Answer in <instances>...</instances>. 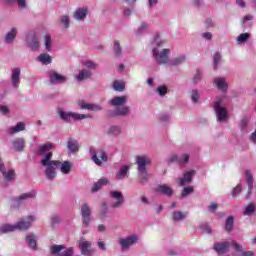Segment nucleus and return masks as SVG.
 Masks as SVG:
<instances>
[{"label":"nucleus","instance_id":"1","mask_svg":"<svg viewBox=\"0 0 256 256\" xmlns=\"http://www.w3.org/2000/svg\"><path fill=\"white\" fill-rule=\"evenodd\" d=\"M37 218L34 215H29L25 218H22L16 224H2L0 226V233H13V231H27L31 229V225L35 223Z\"/></svg>","mask_w":256,"mask_h":256},{"label":"nucleus","instance_id":"2","mask_svg":"<svg viewBox=\"0 0 256 256\" xmlns=\"http://www.w3.org/2000/svg\"><path fill=\"white\" fill-rule=\"evenodd\" d=\"M55 149V144L53 142H47L44 144H40L37 147L36 153L37 155H41L42 159L40 163L42 167H46V169L51 165H58V162H55L53 159V150Z\"/></svg>","mask_w":256,"mask_h":256},{"label":"nucleus","instance_id":"3","mask_svg":"<svg viewBox=\"0 0 256 256\" xmlns=\"http://www.w3.org/2000/svg\"><path fill=\"white\" fill-rule=\"evenodd\" d=\"M111 107H118L110 112L111 117H127L131 113V108L129 106H122L127 103V96H115L108 101Z\"/></svg>","mask_w":256,"mask_h":256},{"label":"nucleus","instance_id":"4","mask_svg":"<svg viewBox=\"0 0 256 256\" xmlns=\"http://www.w3.org/2000/svg\"><path fill=\"white\" fill-rule=\"evenodd\" d=\"M54 162L58 164H52L51 166L47 167L44 172L49 181H53V179L57 177L56 169H60L63 175H69L71 173V168L73 167V164L70 161L61 162L59 160H54Z\"/></svg>","mask_w":256,"mask_h":256},{"label":"nucleus","instance_id":"5","mask_svg":"<svg viewBox=\"0 0 256 256\" xmlns=\"http://www.w3.org/2000/svg\"><path fill=\"white\" fill-rule=\"evenodd\" d=\"M136 165L138 167V175L140 183H147L149 181V173L147 172V165H151V158L143 155L136 156Z\"/></svg>","mask_w":256,"mask_h":256},{"label":"nucleus","instance_id":"6","mask_svg":"<svg viewBox=\"0 0 256 256\" xmlns=\"http://www.w3.org/2000/svg\"><path fill=\"white\" fill-rule=\"evenodd\" d=\"M230 247H234L235 251H243V246H241V244L237 243L235 240L216 242L213 248L216 253L223 255V253H227V251H229Z\"/></svg>","mask_w":256,"mask_h":256},{"label":"nucleus","instance_id":"7","mask_svg":"<svg viewBox=\"0 0 256 256\" xmlns=\"http://www.w3.org/2000/svg\"><path fill=\"white\" fill-rule=\"evenodd\" d=\"M141 238L137 234H130L128 236L119 238L117 243L120 245L121 251H129L133 245H137Z\"/></svg>","mask_w":256,"mask_h":256},{"label":"nucleus","instance_id":"8","mask_svg":"<svg viewBox=\"0 0 256 256\" xmlns=\"http://www.w3.org/2000/svg\"><path fill=\"white\" fill-rule=\"evenodd\" d=\"M171 50L168 48L162 49L161 51L157 48L152 49V57L155 59L158 65H169L170 59L169 54Z\"/></svg>","mask_w":256,"mask_h":256},{"label":"nucleus","instance_id":"9","mask_svg":"<svg viewBox=\"0 0 256 256\" xmlns=\"http://www.w3.org/2000/svg\"><path fill=\"white\" fill-rule=\"evenodd\" d=\"M214 111L219 123L227 121L229 112H227V108L223 107V99H218L216 102H214Z\"/></svg>","mask_w":256,"mask_h":256},{"label":"nucleus","instance_id":"10","mask_svg":"<svg viewBox=\"0 0 256 256\" xmlns=\"http://www.w3.org/2000/svg\"><path fill=\"white\" fill-rule=\"evenodd\" d=\"M58 115L62 121L68 122L69 119H74V121H82V119L89 118L87 114H79L77 112H65L62 108L58 109Z\"/></svg>","mask_w":256,"mask_h":256},{"label":"nucleus","instance_id":"11","mask_svg":"<svg viewBox=\"0 0 256 256\" xmlns=\"http://www.w3.org/2000/svg\"><path fill=\"white\" fill-rule=\"evenodd\" d=\"M89 153L91 155L92 161L95 163V165H98V167H101V165H103V162H101L99 157H97V153H99L100 158L102 159V161H104V163H107V161L109 159L107 154L105 153V151H103V149H99L97 151L95 149V147H90L89 148Z\"/></svg>","mask_w":256,"mask_h":256},{"label":"nucleus","instance_id":"12","mask_svg":"<svg viewBox=\"0 0 256 256\" xmlns=\"http://www.w3.org/2000/svg\"><path fill=\"white\" fill-rule=\"evenodd\" d=\"M51 253L57 256H73L74 249L73 247L65 248L63 245H54L51 247Z\"/></svg>","mask_w":256,"mask_h":256},{"label":"nucleus","instance_id":"13","mask_svg":"<svg viewBox=\"0 0 256 256\" xmlns=\"http://www.w3.org/2000/svg\"><path fill=\"white\" fill-rule=\"evenodd\" d=\"M26 45L31 51H39L41 45L39 44V37L35 32H30L26 37Z\"/></svg>","mask_w":256,"mask_h":256},{"label":"nucleus","instance_id":"14","mask_svg":"<svg viewBox=\"0 0 256 256\" xmlns=\"http://www.w3.org/2000/svg\"><path fill=\"white\" fill-rule=\"evenodd\" d=\"M49 83L51 85H59L67 81V77L57 73L55 70H50L47 72Z\"/></svg>","mask_w":256,"mask_h":256},{"label":"nucleus","instance_id":"15","mask_svg":"<svg viewBox=\"0 0 256 256\" xmlns=\"http://www.w3.org/2000/svg\"><path fill=\"white\" fill-rule=\"evenodd\" d=\"M81 217L84 227H89L91 223V208H89L87 203L81 206Z\"/></svg>","mask_w":256,"mask_h":256},{"label":"nucleus","instance_id":"16","mask_svg":"<svg viewBox=\"0 0 256 256\" xmlns=\"http://www.w3.org/2000/svg\"><path fill=\"white\" fill-rule=\"evenodd\" d=\"M109 195L111 199H116V202L111 204L113 209H119V207H122L123 203H125V199L123 198V193H121V191H110Z\"/></svg>","mask_w":256,"mask_h":256},{"label":"nucleus","instance_id":"17","mask_svg":"<svg viewBox=\"0 0 256 256\" xmlns=\"http://www.w3.org/2000/svg\"><path fill=\"white\" fill-rule=\"evenodd\" d=\"M213 85L218 89V91H221L222 93H227L229 90V83H227V79L223 77H215L213 79Z\"/></svg>","mask_w":256,"mask_h":256},{"label":"nucleus","instance_id":"18","mask_svg":"<svg viewBox=\"0 0 256 256\" xmlns=\"http://www.w3.org/2000/svg\"><path fill=\"white\" fill-rule=\"evenodd\" d=\"M168 163H178L179 165H185L189 163V154H183L179 156L177 154H172L167 159Z\"/></svg>","mask_w":256,"mask_h":256},{"label":"nucleus","instance_id":"19","mask_svg":"<svg viewBox=\"0 0 256 256\" xmlns=\"http://www.w3.org/2000/svg\"><path fill=\"white\" fill-rule=\"evenodd\" d=\"M37 197V192L35 190H31L30 192H26L20 195V197L15 199V203L17 206L23 205V203H27L29 199H35Z\"/></svg>","mask_w":256,"mask_h":256},{"label":"nucleus","instance_id":"20","mask_svg":"<svg viewBox=\"0 0 256 256\" xmlns=\"http://www.w3.org/2000/svg\"><path fill=\"white\" fill-rule=\"evenodd\" d=\"M79 247L82 255L91 256L93 255V249L91 248V242L86 241L85 238L79 240Z\"/></svg>","mask_w":256,"mask_h":256},{"label":"nucleus","instance_id":"21","mask_svg":"<svg viewBox=\"0 0 256 256\" xmlns=\"http://www.w3.org/2000/svg\"><path fill=\"white\" fill-rule=\"evenodd\" d=\"M193 177H195V170L184 172L183 177L178 179V185H180V187H185V185H189V183L193 181Z\"/></svg>","mask_w":256,"mask_h":256},{"label":"nucleus","instance_id":"22","mask_svg":"<svg viewBox=\"0 0 256 256\" xmlns=\"http://www.w3.org/2000/svg\"><path fill=\"white\" fill-rule=\"evenodd\" d=\"M21 79V69L20 68H13L12 75H11V85L14 89L19 88V80Z\"/></svg>","mask_w":256,"mask_h":256},{"label":"nucleus","instance_id":"23","mask_svg":"<svg viewBox=\"0 0 256 256\" xmlns=\"http://www.w3.org/2000/svg\"><path fill=\"white\" fill-rule=\"evenodd\" d=\"M131 170V166L129 165H123L120 167L119 171L116 173V179L118 181H123L124 179H127V176L129 175V171Z\"/></svg>","mask_w":256,"mask_h":256},{"label":"nucleus","instance_id":"24","mask_svg":"<svg viewBox=\"0 0 256 256\" xmlns=\"http://www.w3.org/2000/svg\"><path fill=\"white\" fill-rule=\"evenodd\" d=\"M123 133V127L121 125H111L107 129L108 137H119Z\"/></svg>","mask_w":256,"mask_h":256},{"label":"nucleus","instance_id":"25","mask_svg":"<svg viewBox=\"0 0 256 256\" xmlns=\"http://www.w3.org/2000/svg\"><path fill=\"white\" fill-rule=\"evenodd\" d=\"M25 241L30 249L37 251V235L30 233L26 235Z\"/></svg>","mask_w":256,"mask_h":256},{"label":"nucleus","instance_id":"26","mask_svg":"<svg viewBox=\"0 0 256 256\" xmlns=\"http://www.w3.org/2000/svg\"><path fill=\"white\" fill-rule=\"evenodd\" d=\"M187 215V212L175 210L172 212V221H174V223H181V221H185V219H187Z\"/></svg>","mask_w":256,"mask_h":256},{"label":"nucleus","instance_id":"27","mask_svg":"<svg viewBox=\"0 0 256 256\" xmlns=\"http://www.w3.org/2000/svg\"><path fill=\"white\" fill-rule=\"evenodd\" d=\"M87 13H89V10L87 8H77L74 13V19H76V21H85V19L87 18Z\"/></svg>","mask_w":256,"mask_h":256},{"label":"nucleus","instance_id":"28","mask_svg":"<svg viewBox=\"0 0 256 256\" xmlns=\"http://www.w3.org/2000/svg\"><path fill=\"white\" fill-rule=\"evenodd\" d=\"M155 191L156 193H160V195H166V197L173 195V189L165 184L158 185Z\"/></svg>","mask_w":256,"mask_h":256},{"label":"nucleus","instance_id":"29","mask_svg":"<svg viewBox=\"0 0 256 256\" xmlns=\"http://www.w3.org/2000/svg\"><path fill=\"white\" fill-rule=\"evenodd\" d=\"M18 30L15 27H12L5 35L4 41L8 45L13 43L15 41V38L17 37Z\"/></svg>","mask_w":256,"mask_h":256},{"label":"nucleus","instance_id":"30","mask_svg":"<svg viewBox=\"0 0 256 256\" xmlns=\"http://www.w3.org/2000/svg\"><path fill=\"white\" fill-rule=\"evenodd\" d=\"M80 109H87V111H101L103 107L99 104H91V103L82 101L80 104Z\"/></svg>","mask_w":256,"mask_h":256},{"label":"nucleus","instance_id":"31","mask_svg":"<svg viewBox=\"0 0 256 256\" xmlns=\"http://www.w3.org/2000/svg\"><path fill=\"white\" fill-rule=\"evenodd\" d=\"M12 148L14 151L21 152L25 149V139L17 138L12 141Z\"/></svg>","mask_w":256,"mask_h":256},{"label":"nucleus","instance_id":"32","mask_svg":"<svg viewBox=\"0 0 256 256\" xmlns=\"http://www.w3.org/2000/svg\"><path fill=\"white\" fill-rule=\"evenodd\" d=\"M185 61H187V56L185 54H181L170 60L168 65H171L172 67H179V65H183Z\"/></svg>","mask_w":256,"mask_h":256},{"label":"nucleus","instance_id":"33","mask_svg":"<svg viewBox=\"0 0 256 256\" xmlns=\"http://www.w3.org/2000/svg\"><path fill=\"white\" fill-rule=\"evenodd\" d=\"M109 183V179L107 178H101L99 179L94 185L92 186V193H97L102 187H105Z\"/></svg>","mask_w":256,"mask_h":256},{"label":"nucleus","instance_id":"34","mask_svg":"<svg viewBox=\"0 0 256 256\" xmlns=\"http://www.w3.org/2000/svg\"><path fill=\"white\" fill-rule=\"evenodd\" d=\"M244 177L248 185V195H251V191H253V174H251V171L246 170Z\"/></svg>","mask_w":256,"mask_h":256},{"label":"nucleus","instance_id":"35","mask_svg":"<svg viewBox=\"0 0 256 256\" xmlns=\"http://www.w3.org/2000/svg\"><path fill=\"white\" fill-rule=\"evenodd\" d=\"M21 131H25V123L18 122L17 125L8 128L9 135H15V133H19Z\"/></svg>","mask_w":256,"mask_h":256},{"label":"nucleus","instance_id":"36","mask_svg":"<svg viewBox=\"0 0 256 256\" xmlns=\"http://www.w3.org/2000/svg\"><path fill=\"white\" fill-rule=\"evenodd\" d=\"M37 61L42 63V65H51L53 58H51V55L47 53H42L37 57Z\"/></svg>","mask_w":256,"mask_h":256},{"label":"nucleus","instance_id":"37","mask_svg":"<svg viewBox=\"0 0 256 256\" xmlns=\"http://www.w3.org/2000/svg\"><path fill=\"white\" fill-rule=\"evenodd\" d=\"M249 39H251V33L249 32L242 33L237 36L236 43L237 45H245V43H247Z\"/></svg>","mask_w":256,"mask_h":256},{"label":"nucleus","instance_id":"38","mask_svg":"<svg viewBox=\"0 0 256 256\" xmlns=\"http://www.w3.org/2000/svg\"><path fill=\"white\" fill-rule=\"evenodd\" d=\"M0 173H2V175L6 181H14V179H15V170H13V169H9L7 171L4 167L3 170H0Z\"/></svg>","mask_w":256,"mask_h":256},{"label":"nucleus","instance_id":"39","mask_svg":"<svg viewBox=\"0 0 256 256\" xmlns=\"http://www.w3.org/2000/svg\"><path fill=\"white\" fill-rule=\"evenodd\" d=\"M67 147L71 153H77V151H79V142L73 138H70L67 142Z\"/></svg>","mask_w":256,"mask_h":256},{"label":"nucleus","instance_id":"40","mask_svg":"<svg viewBox=\"0 0 256 256\" xmlns=\"http://www.w3.org/2000/svg\"><path fill=\"white\" fill-rule=\"evenodd\" d=\"M91 71L90 70H81L78 75H76V81H85V79L91 78Z\"/></svg>","mask_w":256,"mask_h":256},{"label":"nucleus","instance_id":"41","mask_svg":"<svg viewBox=\"0 0 256 256\" xmlns=\"http://www.w3.org/2000/svg\"><path fill=\"white\" fill-rule=\"evenodd\" d=\"M255 211H256L255 203H250L249 205H247L244 208L243 215H245L247 217H251V215H253V213H255Z\"/></svg>","mask_w":256,"mask_h":256},{"label":"nucleus","instance_id":"42","mask_svg":"<svg viewBox=\"0 0 256 256\" xmlns=\"http://www.w3.org/2000/svg\"><path fill=\"white\" fill-rule=\"evenodd\" d=\"M190 98H191L192 103H194V104L199 103V99L201 98V95L199 94V90L193 89L190 92Z\"/></svg>","mask_w":256,"mask_h":256},{"label":"nucleus","instance_id":"43","mask_svg":"<svg viewBox=\"0 0 256 256\" xmlns=\"http://www.w3.org/2000/svg\"><path fill=\"white\" fill-rule=\"evenodd\" d=\"M233 225H235V217L229 216L225 222L226 231H233Z\"/></svg>","mask_w":256,"mask_h":256},{"label":"nucleus","instance_id":"44","mask_svg":"<svg viewBox=\"0 0 256 256\" xmlns=\"http://www.w3.org/2000/svg\"><path fill=\"white\" fill-rule=\"evenodd\" d=\"M167 41L165 39H161V36L159 34H156L154 37L153 45L154 47H163Z\"/></svg>","mask_w":256,"mask_h":256},{"label":"nucleus","instance_id":"45","mask_svg":"<svg viewBox=\"0 0 256 256\" xmlns=\"http://www.w3.org/2000/svg\"><path fill=\"white\" fill-rule=\"evenodd\" d=\"M60 23L64 27V29H69L71 18L69 17V15H63L60 18Z\"/></svg>","mask_w":256,"mask_h":256},{"label":"nucleus","instance_id":"46","mask_svg":"<svg viewBox=\"0 0 256 256\" xmlns=\"http://www.w3.org/2000/svg\"><path fill=\"white\" fill-rule=\"evenodd\" d=\"M149 29V24L147 22H141L140 26L136 30V35H143L145 31Z\"/></svg>","mask_w":256,"mask_h":256},{"label":"nucleus","instance_id":"47","mask_svg":"<svg viewBox=\"0 0 256 256\" xmlns=\"http://www.w3.org/2000/svg\"><path fill=\"white\" fill-rule=\"evenodd\" d=\"M4 1L9 4L17 3L20 9H25V7H27V2L25 0H4Z\"/></svg>","mask_w":256,"mask_h":256},{"label":"nucleus","instance_id":"48","mask_svg":"<svg viewBox=\"0 0 256 256\" xmlns=\"http://www.w3.org/2000/svg\"><path fill=\"white\" fill-rule=\"evenodd\" d=\"M44 40H45L44 45H45L46 51H51V48H52V45H53V41L51 40V36L45 35Z\"/></svg>","mask_w":256,"mask_h":256},{"label":"nucleus","instance_id":"49","mask_svg":"<svg viewBox=\"0 0 256 256\" xmlns=\"http://www.w3.org/2000/svg\"><path fill=\"white\" fill-rule=\"evenodd\" d=\"M113 89H114V91H124L125 90V85L124 84H122V82H120V81H114L113 82Z\"/></svg>","mask_w":256,"mask_h":256},{"label":"nucleus","instance_id":"50","mask_svg":"<svg viewBox=\"0 0 256 256\" xmlns=\"http://www.w3.org/2000/svg\"><path fill=\"white\" fill-rule=\"evenodd\" d=\"M202 77H203V71L201 69H197L193 77V83L195 84L199 83Z\"/></svg>","mask_w":256,"mask_h":256},{"label":"nucleus","instance_id":"51","mask_svg":"<svg viewBox=\"0 0 256 256\" xmlns=\"http://www.w3.org/2000/svg\"><path fill=\"white\" fill-rule=\"evenodd\" d=\"M219 63H221V53L216 52L213 58L214 69H217V67H219Z\"/></svg>","mask_w":256,"mask_h":256},{"label":"nucleus","instance_id":"52","mask_svg":"<svg viewBox=\"0 0 256 256\" xmlns=\"http://www.w3.org/2000/svg\"><path fill=\"white\" fill-rule=\"evenodd\" d=\"M193 191H194L193 186L185 187L182 190L181 197L182 198L188 197V195H191V193H193Z\"/></svg>","mask_w":256,"mask_h":256},{"label":"nucleus","instance_id":"53","mask_svg":"<svg viewBox=\"0 0 256 256\" xmlns=\"http://www.w3.org/2000/svg\"><path fill=\"white\" fill-rule=\"evenodd\" d=\"M114 53L116 57H121L122 52H121V45L119 44V41L114 42Z\"/></svg>","mask_w":256,"mask_h":256},{"label":"nucleus","instance_id":"54","mask_svg":"<svg viewBox=\"0 0 256 256\" xmlns=\"http://www.w3.org/2000/svg\"><path fill=\"white\" fill-rule=\"evenodd\" d=\"M239 125H240L241 131H245V129H247V125H249V118L247 117L242 118Z\"/></svg>","mask_w":256,"mask_h":256},{"label":"nucleus","instance_id":"55","mask_svg":"<svg viewBox=\"0 0 256 256\" xmlns=\"http://www.w3.org/2000/svg\"><path fill=\"white\" fill-rule=\"evenodd\" d=\"M84 67H87L88 69H97L98 65L97 63L91 61V60H87L85 62H83Z\"/></svg>","mask_w":256,"mask_h":256},{"label":"nucleus","instance_id":"56","mask_svg":"<svg viewBox=\"0 0 256 256\" xmlns=\"http://www.w3.org/2000/svg\"><path fill=\"white\" fill-rule=\"evenodd\" d=\"M156 93H158V95H160V97H165V95H167V87L166 86H159L156 89Z\"/></svg>","mask_w":256,"mask_h":256},{"label":"nucleus","instance_id":"57","mask_svg":"<svg viewBox=\"0 0 256 256\" xmlns=\"http://www.w3.org/2000/svg\"><path fill=\"white\" fill-rule=\"evenodd\" d=\"M59 223H61V217L59 214H53L51 218V225L55 226L59 225Z\"/></svg>","mask_w":256,"mask_h":256},{"label":"nucleus","instance_id":"58","mask_svg":"<svg viewBox=\"0 0 256 256\" xmlns=\"http://www.w3.org/2000/svg\"><path fill=\"white\" fill-rule=\"evenodd\" d=\"M200 229L202 233H206V235H211V226H209L208 224H202L200 226Z\"/></svg>","mask_w":256,"mask_h":256},{"label":"nucleus","instance_id":"59","mask_svg":"<svg viewBox=\"0 0 256 256\" xmlns=\"http://www.w3.org/2000/svg\"><path fill=\"white\" fill-rule=\"evenodd\" d=\"M241 191H243V186H241V184H238V185L232 190V197H237V195H239V193H241Z\"/></svg>","mask_w":256,"mask_h":256},{"label":"nucleus","instance_id":"60","mask_svg":"<svg viewBox=\"0 0 256 256\" xmlns=\"http://www.w3.org/2000/svg\"><path fill=\"white\" fill-rule=\"evenodd\" d=\"M248 21H253V15L248 14V15L243 17L242 24L244 25V27H247V22Z\"/></svg>","mask_w":256,"mask_h":256},{"label":"nucleus","instance_id":"61","mask_svg":"<svg viewBox=\"0 0 256 256\" xmlns=\"http://www.w3.org/2000/svg\"><path fill=\"white\" fill-rule=\"evenodd\" d=\"M159 119H160V121H163L165 123L169 119H171V116L168 113H162V114H160Z\"/></svg>","mask_w":256,"mask_h":256},{"label":"nucleus","instance_id":"62","mask_svg":"<svg viewBox=\"0 0 256 256\" xmlns=\"http://www.w3.org/2000/svg\"><path fill=\"white\" fill-rule=\"evenodd\" d=\"M202 38L206 39V41H211V39H213V34L211 32L202 33Z\"/></svg>","mask_w":256,"mask_h":256},{"label":"nucleus","instance_id":"63","mask_svg":"<svg viewBox=\"0 0 256 256\" xmlns=\"http://www.w3.org/2000/svg\"><path fill=\"white\" fill-rule=\"evenodd\" d=\"M238 253H240L239 256H255V253H253L252 251L243 252V248L242 251H238Z\"/></svg>","mask_w":256,"mask_h":256},{"label":"nucleus","instance_id":"64","mask_svg":"<svg viewBox=\"0 0 256 256\" xmlns=\"http://www.w3.org/2000/svg\"><path fill=\"white\" fill-rule=\"evenodd\" d=\"M0 113L2 115H9V108L7 106H0Z\"/></svg>","mask_w":256,"mask_h":256}]
</instances>
